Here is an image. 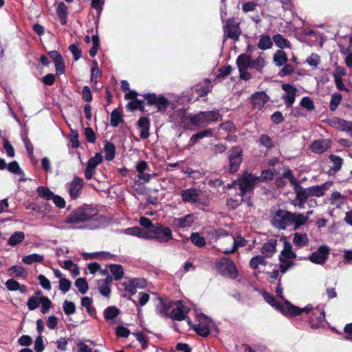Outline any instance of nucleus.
I'll list each match as a JSON object with an SVG mask.
<instances>
[{
  "instance_id": "f257e3e1",
  "label": "nucleus",
  "mask_w": 352,
  "mask_h": 352,
  "mask_svg": "<svg viewBox=\"0 0 352 352\" xmlns=\"http://www.w3.org/2000/svg\"><path fill=\"white\" fill-rule=\"evenodd\" d=\"M108 224L107 218L100 214L98 210L91 205L84 204L73 210L63 223L52 227L59 230H94L105 227Z\"/></svg>"
},
{
  "instance_id": "f03ea898",
  "label": "nucleus",
  "mask_w": 352,
  "mask_h": 352,
  "mask_svg": "<svg viewBox=\"0 0 352 352\" xmlns=\"http://www.w3.org/2000/svg\"><path fill=\"white\" fill-rule=\"evenodd\" d=\"M272 176L273 173L267 170H263L261 177L255 176L252 173H245L237 181H234L231 185L228 184V188L234 187L236 189L239 188L240 190L239 196L241 199L238 200L229 198L227 199V206L232 209L236 208L239 205L240 201H243V197L253 190L256 183L267 179H272Z\"/></svg>"
},
{
  "instance_id": "7ed1b4c3",
  "label": "nucleus",
  "mask_w": 352,
  "mask_h": 352,
  "mask_svg": "<svg viewBox=\"0 0 352 352\" xmlns=\"http://www.w3.org/2000/svg\"><path fill=\"white\" fill-rule=\"evenodd\" d=\"M308 217L301 213H292L285 210H277L272 217V226L279 230H286L290 226L297 230L306 223Z\"/></svg>"
},
{
  "instance_id": "20e7f679",
  "label": "nucleus",
  "mask_w": 352,
  "mask_h": 352,
  "mask_svg": "<svg viewBox=\"0 0 352 352\" xmlns=\"http://www.w3.org/2000/svg\"><path fill=\"white\" fill-rule=\"evenodd\" d=\"M236 64L239 69L240 78L247 81L252 78V75L248 69H255L261 72L266 65V60L261 54L256 58L252 59L251 55L243 53L238 56Z\"/></svg>"
},
{
  "instance_id": "39448f33",
  "label": "nucleus",
  "mask_w": 352,
  "mask_h": 352,
  "mask_svg": "<svg viewBox=\"0 0 352 352\" xmlns=\"http://www.w3.org/2000/svg\"><path fill=\"white\" fill-rule=\"evenodd\" d=\"M263 297L265 301L272 307L280 310L284 314H289L292 316H298L302 311H309V310L311 309L310 305H307L304 308L300 309L291 304L287 300H284L283 305H281L275 299L272 295L266 292L263 293Z\"/></svg>"
},
{
  "instance_id": "423d86ee",
  "label": "nucleus",
  "mask_w": 352,
  "mask_h": 352,
  "mask_svg": "<svg viewBox=\"0 0 352 352\" xmlns=\"http://www.w3.org/2000/svg\"><path fill=\"white\" fill-rule=\"evenodd\" d=\"M172 238V230L160 224H157L152 229L147 230L146 233V239H154L163 243L168 242Z\"/></svg>"
},
{
  "instance_id": "0eeeda50",
  "label": "nucleus",
  "mask_w": 352,
  "mask_h": 352,
  "mask_svg": "<svg viewBox=\"0 0 352 352\" xmlns=\"http://www.w3.org/2000/svg\"><path fill=\"white\" fill-rule=\"evenodd\" d=\"M215 268L222 276L232 279L238 276V271L234 262L228 258L223 257L215 261Z\"/></svg>"
},
{
  "instance_id": "6e6552de",
  "label": "nucleus",
  "mask_w": 352,
  "mask_h": 352,
  "mask_svg": "<svg viewBox=\"0 0 352 352\" xmlns=\"http://www.w3.org/2000/svg\"><path fill=\"white\" fill-rule=\"evenodd\" d=\"M311 307V309L309 310V311H302V313L309 314L311 313V316L309 318V324L311 329H317L323 326L325 322V314L324 311L322 309L316 307L315 309L313 308L312 305H309Z\"/></svg>"
},
{
  "instance_id": "1a4fd4ad",
  "label": "nucleus",
  "mask_w": 352,
  "mask_h": 352,
  "mask_svg": "<svg viewBox=\"0 0 352 352\" xmlns=\"http://www.w3.org/2000/svg\"><path fill=\"white\" fill-rule=\"evenodd\" d=\"M85 182L83 179L74 176L73 179L65 184V189L72 199H77L82 194Z\"/></svg>"
},
{
  "instance_id": "9d476101",
  "label": "nucleus",
  "mask_w": 352,
  "mask_h": 352,
  "mask_svg": "<svg viewBox=\"0 0 352 352\" xmlns=\"http://www.w3.org/2000/svg\"><path fill=\"white\" fill-rule=\"evenodd\" d=\"M147 103L150 105H155L157 111L165 112L169 105V100L162 95L157 96L155 94H146L144 96Z\"/></svg>"
},
{
  "instance_id": "9b49d317",
  "label": "nucleus",
  "mask_w": 352,
  "mask_h": 352,
  "mask_svg": "<svg viewBox=\"0 0 352 352\" xmlns=\"http://www.w3.org/2000/svg\"><path fill=\"white\" fill-rule=\"evenodd\" d=\"M242 148L240 146L233 147L228 152V160L230 163V172L234 173L237 172L242 161Z\"/></svg>"
},
{
  "instance_id": "f8f14e48",
  "label": "nucleus",
  "mask_w": 352,
  "mask_h": 352,
  "mask_svg": "<svg viewBox=\"0 0 352 352\" xmlns=\"http://www.w3.org/2000/svg\"><path fill=\"white\" fill-rule=\"evenodd\" d=\"M179 195L184 203L191 204L201 203V190L199 189L194 188L184 189L180 191Z\"/></svg>"
},
{
  "instance_id": "ddd939ff",
  "label": "nucleus",
  "mask_w": 352,
  "mask_h": 352,
  "mask_svg": "<svg viewBox=\"0 0 352 352\" xmlns=\"http://www.w3.org/2000/svg\"><path fill=\"white\" fill-rule=\"evenodd\" d=\"M282 89L285 91L282 98L285 102L287 108H291L295 102L296 96L297 95V89L290 84H283Z\"/></svg>"
},
{
  "instance_id": "4468645a",
  "label": "nucleus",
  "mask_w": 352,
  "mask_h": 352,
  "mask_svg": "<svg viewBox=\"0 0 352 352\" xmlns=\"http://www.w3.org/2000/svg\"><path fill=\"white\" fill-rule=\"evenodd\" d=\"M241 35V29L239 23L233 19H228L224 26V36L237 41Z\"/></svg>"
},
{
  "instance_id": "2eb2a0df",
  "label": "nucleus",
  "mask_w": 352,
  "mask_h": 352,
  "mask_svg": "<svg viewBox=\"0 0 352 352\" xmlns=\"http://www.w3.org/2000/svg\"><path fill=\"white\" fill-rule=\"evenodd\" d=\"M199 318L203 320V322H199L194 326L195 331L203 337H207L210 333V327H212L213 322L212 320L206 315L201 314Z\"/></svg>"
},
{
  "instance_id": "dca6fc26",
  "label": "nucleus",
  "mask_w": 352,
  "mask_h": 352,
  "mask_svg": "<svg viewBox=\"0 0 352 352\" xmlns=\"http://www.w3.org/2000/svg\"><path fill=\"white\" fill-rule=\"evenodd\" d=\"M146 285V280L144 278L129 279L122 283L125 292L130 295H134L137 292V288H144Z\"/></svg>"
},
{
  "instance_id": "f3484780",
  "label": "nucleus",
  "mask_w": 352,
  "mask_h": 352,
  "mask_svg": "<svg viewBox=\"0 0 352 352\" xmlns=\"http://www.w3.org/2000/svg\"><path fill=\"white\" fill-rule=\"evenodd\" d=\"M175 307L172 310L170 317L178 321L184 320L187 318L188 312V308H186L181 300L174 302Z\"/></svg>"
},
{
  "instance_id": "a211bd4d",
  "label": "nucleus",
  "mask_w": 352,
  "mask_h": 352,
  "mask_svg": "<svg viewBox=\"0 0 352 352\" xmlns=\"http://www.w3.org/2000/svg\"><path fill=\"white\" fill-rule=\"evenodd\" d=\"M135 169L138 173V177L143 180L144 182L148 183L150 180L156 176V173H146L145 170L148 169V164L144 160L138 161L135 164Z\"/></svg>"
},
{
  "instance_id": "6ab92c4d",
  "label": "nucleus",
  "mask_w": 352,
  "mask_h": 352,
  "mask_svg": "<svg viewBox=\"0 0 352 352\" xmlns=\"http://www.w3.org/2000/svg\"><path fill=\"white\" fill-rule=\"evenodd\" d=\"M250 100L254 109L261 110L270 100V97L265 91H256L251 96Z\"/></svg>"
},
{
  "instance_id": "aec40b11",
  "label": "nucleus",
  "mask_w": 352,
  "mask_h": 352,
  "mask_svg": "<svg viewBox=\"0 0 352 352\" xmlns=\"http://www.w3.org/2000/svg\"><path fill=\"white\" fill-rule=\"evenodd\" d=\"M329 253V248L327 246H320L316 251L311 254L309 258L314 263L322 264L327 259Z\"/></svg>"
},
{
  "instance_id": "412c9836",
  "label": "nucleus",
  "mask_w": 352,
  "mask_h": 352,
  "mask_svg": "<svg viewBox=\"0 0 352 352\" xmlns=\"http://www.w3.org/2000/svg\"><path fill=\"white\" fill-rule=\"evenodd\" d=\"M194 221V215L192 214H188L182 217L174 218L173 225L177 228L183 229L190 227Z\"/></svg>"
},
{
  "instance_id": "4be33fe9",
  "label": "nucleus",
  "mask_w": 352,
  "mask_h": 352,
  "mask_svg": "<svg viewBox=\"0 0 352 352\" xmlns=\"http://www.w3.org/2000/svg\"><path fill=\"white\" fill-rule=\"evenodd\" d=\"M277 239L272 238L266 241L261 248V253L266 258L272 257L276 250Z\"/></svg>"
},
{
  "instance_id": "5701e85b",
  "label": "nucleus",
  "mask_w": 352,
  "mask_h": 352,
  "mask_svg": "<svg viewBox=\"0 0 352 352\" xmlns=\"http://www.w3.org/2000/svg\"><path fill=\"white\" fill-rule=\"evenodd\" d=\"M332 185V182H325L321 185H316L309 187V190L311 197H322L324 195L325 192Z\"/></svg>"
},
{
  "instance_id": "b1692460",
  "label": "nucleus",
  "mask_w": 352,
  "mask_h": 352,
  "mask_svg": "<svg viewBox=\"0 0 352 352\" xmlns=\"http://www.w3.org/2000/svg\"><path fill=\"white\" fill-rule=\"evenodd\" d=\"M138 126L140 129V136L144 140L149 136L150 121L146 117H141L138 121Z\"/></svg>"
},
{
  "instance_id": "393cba45",
  "label": "nucleus",
  "mask_w": 352,
  "mask_h": 352,
  "mask_svg": "<svg viewBox=\"0 0 352 352\" xmlns=\"http://www.w3.org/2000/svg\"><path fill=\"white\" fill-rule=\"evenodd\" d=\"M230 240L232 241V247L231 248H227L225 250H222L221 252L223 254H229L231 253L234 252L237 248L239 247H243L246 245V241L244 238H243L241 236H237L236 238H234V236L230 237Z\"/></svg>"
},
{
  "instance_id": "a878e982",
  "label": "nucleus",
  "mask_w": 352,
  "mask_h": 352,
  "mask_svg": "<svg viewBox=\"0 0 352 352\" xmlns=\"http://www.w3.org/2000/svg\"><path fill=\"white\" fill-rule=\"evenodd\" d=\"M329 146V141L322 139L314 141L311 144V148L314 153L320 154L327 151Z\"/></svg>"
},
{
  "instance_id": "bb28decb",
  "label": "nucleus",
  "mask_w": 352,
  "mask_h": 352,
  "mask_svg": "<svg viewBox=\"0 0 352 352\" xmlns=\"http://www.w3.org/2000/svg\"><path fill=\"white\" fill-rule=\"evenodd\" d=\"M174 305V301L167 300H161L157 307V313L162 317L168 316L169 309Z\"/></svg>"
},
{
  "instance_id": "cd10ccee",
  "label": "nucleus",
  "mask_w": 352,
  "mask_h": 352,
  "mask_svg": "<svg viewBox=\"0 0 352 352\" xmlns=\"http://www.w3.org/2000/svg\"><path fill=\"white\" fill-rule=\"evenodd\" d=\"M204 114L205 124H209L211 122H217L221 120L222 115L218 109L203 111Z\"/></svg>"
},
{
  "instance_id": "c85d7f7f",
  "label": "nucleus",
  "mask_w": 352,
  "mask_h": 352,
  "mask_svg": "<svg viewBox=\"0 0 352 352\" xmlns=\"http://www.w3.org/2000/svg\"><path fill=\"white\" fill-rule=\"evenodd\" d=\"M6 167L10 173L20 176V182H24L27 180V179L25 177L24 172L20 168L17 162L13 161L10 162L8 166H6Z\"/></svg>"
},
{
  "instance_id": "c756f323",
  "label": "nucleus",
  "mask_w": 352,
  "mask_h": 352,
  "mask_svg": "<svg viewBox=\"0 0 352 352\" xmlns=\"http://www.w3.org/2000/svg\"><path fill=\"white\" fill-rule=\"evenodd\" d=\"M296 200L307 201L311 197L308 188H303L298 184L295 185Z\"/></svg>"
},
{
  "instance_id": "7c9ffc66",
  "label": "nucleus",
  "mask_w": 352,
  "mask_h": 352,
  "mask_svg": "<svg viewBox=\"0 0 352 352\" xmlns=\"http://www.w3.org/2000/svg\"><path fill=\"white\" fill-rule=\"evenodd\" d=\"M329 159L333 165L330 168L328 173L329 175H333L341 169L343 160L340 157L335 155H331Z\"/></svg>"
},
{
  "instance_id": "2f4dec72",
  "label": "nucleus",
  "mask_w": 352,
  "mask_h": 352,
  "mask_svg": "<svg viewBox=\"0 0 352 352\" xmlns=\"http://www.w3.org/2000/svg\"><path fill=\"white\" fill-rule=\"evenodd\" d=\"M293 243L295 246L301 248L307 245L309 239L306 233L296 232L294 234Z\"/></svg>"
},
{
  "instance_id": "473e14b6",
  "label": "nucleus",
  "mask_w": 352,
  "mask_h": 352,
  "mask_svg": "<svg viewBox=\"0 0 352 352\" xmlns=\"http://www.w3.org/2000/svg\"><path fill=\"white\" fill-rule=\"evenodd\" d=\"M124 233L131 236H135L139 238L146 239L147 230H144L139 227H132L124 230Z\"/></svg>"
},
{
  "instance_id": "72a5a7b5",
  "label": "nucleus",
  "mask_w": 352,
  "mask_h": 352,
  "mask_svg": "<svg viewBox=\"0 0 352 352\" xmlns=\"http://www.w3.org/2000/svg\"><path fill=\"white\" fill-rule=\"evenodd\" d=\"M273 41L276 45L280 49L291 47L289 41L280 34H275L273 36Z\"/></svg>"
},
{
  "instance_id": "f704fd0d",
  "label": "nucleus",
  "mask_w": 352,
  "mask_h": 352,
  "mask_svg": "<svg viewBox=\"0 0 352 352\" xmlns=\"http://www.w3.org/2000/svg\"><path fill=\"white\" fill-rule=\"evenodd\" d=\"M44 260V256L39 254H31L25 256L22 258V262L26 265H32L34 263H42Z\"/></svg>"
},
{
  "instance_id": "c9c22d12",
  "label": "nucleus",
  "mask_w": 352,
  "mask_h": 352,
  "mask_svg": "<svg viewBox=\"0 0 352 352\" xmlns=\"http://www.w3.org/2000/svg\"><path fill=\"white\" fill-rule=\"evenodd\" d=\"M188 119H189L192 124L195 126H202L206 125L203 111H200L197 114H189Z\"/></svg>"
},
{
  "instance_id": "e433bc0d",
  "label": "nucleus",
  "mask_w": 352,
  "mask_h": 352,
  "mask_svg": "<svg viewBox=\"0 0 352 352\" xmlns=\"http://www.w3.org/2000/svg\"><path fill=\"white\" fill-rule=\"evenodd\" d=\"M67 7L66 5L60 2L58 4L56 13L60 19V23L63 25L66 24L67 23Z\"/></svg>"
},
{
  "instance_id": "4c0bfd02",
  "label": "nucleus",
  "mask_w": 352,
  "mask_h": 352,
  "mask_svg": "<svg viewBox=\"0 0 352 352\" xmlns=\"http://www.w3.org/2000/svg\"><path fill=\"white\" fill-rule=\"evenodd\" d=\"M273 59L276 65L280 67L286 63L287 61V56L284 51L278 50L274 54Z\"/></svg>"
},
{
  "instance_id": "58836bf2",
  "label": "nucleus",
  "mask_w": 352,
  "mask_h": 352,
  "mask_svg": "<svg viewBox=\"0 0 352 352\" xmlns=\"http://www.w3.org/2000/svg\"><path fill=\"white\" fill-rule=\"evenodd\" d=\"M109 269L116 280H119L123 277L124 270L122 265L111 264L109 265Z\"/></svg>"
},
{
  "instance_id": "ea45409f",
  "label": "nucleus",
  "mask_w": 352,
  "mask_h": 352,
  "mask_svg": "<svg viewBox=\"0 0 352 352\" xmlns=\"http://www.w3.org/2000/svg\"><path fill=\"white\" fill-rule=\"evenodd\" d=\"M25 239V234L23 232L17 231L14 232L8 241V245L15 246L22 242Z\"/></svg>"
},
{
  "instance_id": "a19ab883",
  "label": "nucleus",
  "mask_w": 352,
  "mask_h": 352,
  "mask_svg": "<svg viewBox=\"0 0 352 352\" xmlns=\"http://www.w3.org/2000/svg\"><path fill=\"white\" fill-rule=\"evenodd\" d=\"M104 152L105 154V159L107 161H111L115 157L116 147L111 142H107L104 144Z\"/></svg>"
},
{
  "instance_id": "79ce46f5",
  "label": "nucleus",
  "mask_w": 352,
  "mask_h": 352,
  "mask_svg": "<svg viewBox=\"0 0 352 352\" xmlns=\"http://www.w3.org/2000/svg\"><path fill=\"white\" fill-rule=\"evenodd\" d=\"M266 257L262 255H256L250 261V266L252 269H257L259 265L265 266L267 265Z\"/></svg>"
},
{
  "instance_id": "37998d69",
  "label": "nucleus",
  "mask_w": 352,
  "mask_h": 352,
  "mask_svg": "<svg viewBox=\"0 0 352 352\" xmlns=\"http://www.w3.org/2000/svg\"><path fill=\"white\" fill-rule=\"evenodd\" d=\"M273 45V43L270 36L262 35L259 38L258 47L261 50H265L270 49Z\"/></svg>"
},
{
  "instance_id": "c03bdc74",
  "label": "nucleus",
  "mask_w": 352,
  "mask_h": 352,
  "mask_svg": "<svg viewBox=\"0 0 352 352\" xmlns=\"http://www.w3.org/2000/svg\"><path fill=\"white\" fill-rule=\"evenodd\" d=\"M342 100V96L339 93H333L331 96V100L329 102V109L331 111H335L338 105L340 104Z\"/></svg>"
},
{
  "instance_id": "a18cd8bd",
  "label": "nucleus",
  "mask_w": 352,
  "mask_h": 352,
  "mask_svg": "<svg viewBox=\"0 0 352 352\" xmlns=\"http://www.w3.org/2000/svg\"><path fill=\"white\" fill-rule=\"evenodd\" d=\"M119 313L120 311L117 307L110 306L104 309V317L107 320H113L118 316Z\"/></svg>"
},
{
  "instance_id": "49530a36",
  "label": "nucleus",
  "mask_w": 352,
  "mask_h": 352,
  "mask_svg": "<svg viewBox=\"0 0 352 352\" xmlns=\"http://www.w3.org/2000/svg\"><path fill=\"white\" fill-rule=\"evenodd\" d=\"M36 192L40 197L47 200H51L54 195L52 190L45 186H38L37 188Z\"/></svg>"
},
{
  "instance_id": "de8ad7c7",
  "label": "nucleus",
  "mask_w": 352,
  "mask_h": 352,
  "mask_svg": "<svg viewBox=\"0 0 352 352\" xmlns=\"http://www.w3.org/2000/svg\"><path fill=\"white\" fill-rule=\"evenodd\" d=\"M190 239L195 245L199 248H202L206 244L205 239L198 232H192L190 235Z\"/></svg>"
},
{
  "instance_id": "09e8293b",
  "label": "nucleus",
  "mask_w": 352,
  "mask_h": 352,
  "mask_svg": "<svg viewBox=\"0 0 352 352\" xmlns=\"http://www.w3.org/2000/svg\"><path fill=\"white\" fill-rule=\"evenodd\" d=\"M126 108L129 109L131 111H134L135 109H139L142 112L144 111V101L141 100H133L129 102L127 105Z\"/></svg>"
},
{
  "instance_id": "8fccbe9b",
  "label": "nucleus",
  "mask_w": 352,
  "mask_h": 352,
  "mask_svg": "<svg viewBox=\"0 0 352 352\" xmlns=\"http://www.w3.org/2000/svg\"><path fill=\"white\" fill-rule=\"evenodd\" d=\"M123 121L122 116L118 109H114L111 114V124L113 126H118Z\"/></svg>"
},
{
  "instance_id": "3c124183",
  "label": "nucleus",
  "mask_w": 352,
  "mask_h": 352,
  "mask_svg": "<svg viewBox=\"0 0 352 352\" xmlns=\"http://www.w3.org/2000/svg\"><path fill=\"white\" fill-rule=\"evenodd\" d=\"M8 272H12L16 277L26 278L28 272L26 270L20 265H13L8 269Z\"/></svg>"
},
{
  "instance_id": "603ef678",
  "label": "nucleus",
  "mask_w": 352,
  "mask_h": 352,
  "mask_svg": "<svg viewBox=\"0 0 352 352\" xmlns=\"http://www.w3.org/2000/svg\"><path fill=\"white\" fill-rule=\"evenodd\" d=\"M75 285L78 288V292L82 294H85L88 290V284L85 278H77L75 281Z\"/></svg>"
},
{
  "instance_id": "864d4df0",
  "label": "nucleus",
  "mask_w": 352,
  "mask_h": 352,
  "mask_svg": "<svg viewBox=\"0 0 352 352\" xmlns=\"http://www.w3.org/2000/svg\"><path fill=\"white\" fill-rule=\"evenodd\" d=\"M39 302L41 304V313L47 314L52 305L51 300L47 296H41L39 298Z\"/></svg>"
},
{
  "instance_id": "5fc2aeb1",
  "label": "nucleus",
  "mask_w": 352,
  "mask_h": 352,
  "mask_svg": "<svg viewBox=\"0 0 352 352\" xmlns=\"http://www.w3.org/2000/svg\"><path fill=\"white\" fill-rule=\"evenodd\" d=\"M98 289L100 294L102 296H103L106 298L110 297L111 292V286L106 285V284H102L101 281L98 280Z\"/></svg>"
},
{
  "instance_id": "6e6d98bb",
  "label": "nucleus",
  "mask_w": 352,
  "mask_h": 352,
  "mask_svg": "<svg viewBox=\"0 0 352 352\" xmlns=\"http://www.w3.org/2000/svg\"><path fill=\"white\" fill-rule=\"evenodd\" d=\"M102 154L100 153H97L94 157H91L89 160L87 166L96 169V166L102 162Z\"/></svg>"
},
{
  "instance_id": "4d7b16f0",
  "label": "nucleus",
  "mask_w": 352,
  "mask_h": 352,
  "mask_svg": "<svg viewBox=\"0 0 352 352\" xmlns=\"http://www.w3.org/2000/svg\"><path fill=\"white\" fill-rule=\"evenodd\" d=\"M63 311L67 316L72 315L76 311V306L73 302L65 300L63 305Z\"/></svg>"
},
{
  "instance_id": "13d9d810",
  "label": "nucleus",
  "mask_w": 352,
  "mask_h": 352,
  "mask_svg": "<svg viewBox=\"0 0 352 352\" xmlns=\"http://www.w3.org/2000/svg\"><path fill=\"white\" fill-rule=\"evenodd\" d=\"M300 106L309 111H311L315 108L313 100L309 97H303L301 99Z\"/></svg>"
},
{
  "instance_id": "bf43d9fd",
  "label": "nucleus",
  "mask_w": 352,
  "mask_h": 352,
  "mask_svg": "<svg viewBox=\"0 0 352 352\" xmlns=\"http://www.w3.org/2000/svg\"><path fill=\"white\" fill-rule=\"evenodd\" d=\"M280 264L278 270L282 274L286 273L287 270L293 265L292 261H287V259L279 258Z\"/></svg>"
},
{
  "instance_id": "052dcab7",
  "label": "nucleus",
  "mask_w": 352,
  "mask_h": 352,
  "mask_svg": "<svg viewBox=\"0 0 352 352\" xmlns=\"http://www.w3.org/2000/svg\"><path fill=\"white\" fill-rule=\"evenodd\" d=\"M307 63L312 67H316L320 63V57L317 54H311L306 60Z\"/></svg>"
},
{
  "instance_id": "680f3d73",
  "label": "nucleus",
  "mask_w": 352,
  "mask_h": 352,
  "mask_svg": "<svg viewBox=\"0 0 352 352\" xmlns=\"http://www.w3.org/2000/svg\"><path fill=\"white\" fill-rule=\"evenodd\" d=\"M232 70V67L230 65H228L225 67H221L218 70V74L217 75V77L218 78H225L226 76L230 74Z\"/></svg>"
},
{
  "instance_id": "e2e57ef3",
  "label": "nucleus",
  "mask_w": 352,
  "mask_h": 352,
  "mask_svg": "<svg viewBox=\"0 0 352 352\" xmlns=\"http://www.w3.org/2000/svg\"><path fill=\"white\" fill-rule=\"evenodd\" d=\"M95 67H93L91 70V82H94V83L97 82V79L101 76V72L98 67V63L96 60L94 61Z\"/></svg>"
},
{
  "instance_id": "0e129e2a",
  "label": "nucleus",
  "mask_w": 352,
  "mask_h": 352,
  "mask_svg": "<svg viewBox=\"0 0 352 352\" xmlns=\"http://www.w3.org/2000/svg\"><path fill=\"white\" fill-rule=\"evenodd\" d=\"M71 285V282L67 278H60L59 280V289L64 294L70 289Z\"/></svg>"
},
{
  "instance_id": "69168bd1",
  "label": "nucleus",
  "mask_w": 352,
  "mask_h": 352,
  "mask_svg": "<svg viewBox=\"0 0 352 352\" xmlns=\"http://www.w3.org/2000/svg\"><path fill=\"white\" fill-rule=\"evenodd\" d=\"M39 298L36 296H31L27 302V306L30 311L35 310L39 305Z\"/></svg>"
},
{
  "instance_id": "338daca9",
  "label": "nucleus",
  "mask_w": 352,
  "mask_h": 352,
  "mask_svg": "<svg viewBox=\"0 0 352 352\" xmlns=\"http://www.w3.org/2000/svg\"><path fill=\"white\" fill-rule=\"evenodd\" d=\"M346 74V70L344 67L337 66L333 72V79H342L343 76H345Z\"/></svg>"
},
{
  "instance_id": "774afa93",
  "label": "nucleus",
  "mask_w": 352,
  "mask_h": 352,
  "mask_svg": "<svg viewBox=\"0 0 352 352\" xmlns=\"http://www.w3.org/2000/svg\"><path fill=\"white\" fill-rule=\"evenodd\" d=\"M259 143L267 148H271L273 146L272 139L269 135L265 134H263L260 136Z\"/></svg>"
}]
</instances>
